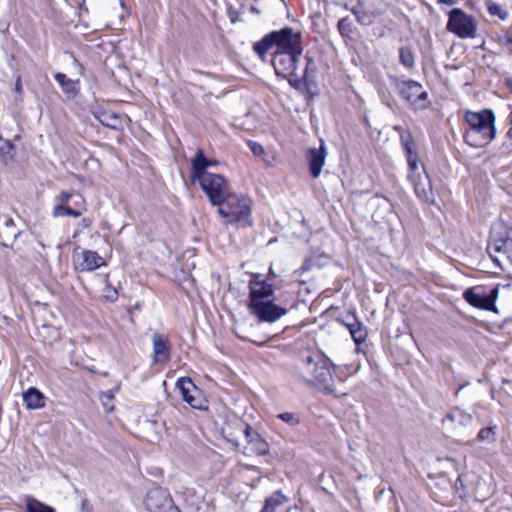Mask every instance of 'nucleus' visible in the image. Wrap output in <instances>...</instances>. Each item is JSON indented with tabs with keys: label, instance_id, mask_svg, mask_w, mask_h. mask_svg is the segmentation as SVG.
<instances>
[{
	"label": "nucleus",
	"instance_id": "obj_17",
	"mask_svg": "<svg viewBox=\"0 0 512 512\" xmlns=\"http://www.w3.org/2000/svg\"><path fill=\"white\" fill-rule=\"evenodd\" d=\"M244 433L249 448L253 453H255L258 456L268 454L269 445L256 430L252 429L250 425H246Z\"/></svg>",
	"mask_w": 512,
	"mask_h": 512
},
{
	"label": "nucleus",
	"instance_id": "obj_29",
	"mask_svg": "<svg viewBox=\"0 0 512 512\" xmlns=\"http://www.w3.org/2000/svg\"><path fill=\"white\" fill-rule=\"evenodd\" d=\"M448 418H450L453 421L457 420L461 424H468L472 419L470 414H466L462 410H459V409H457V410L453 411L451 414H449Z\"/></svg>",
	"mask_w": 512,
	"mask_h": 512
},
{
	"label": "nucleus",
	"instance_id": "obj_38",
	"mask_svg": "<svg viewBox=\"0 0 512 512\" xmlns=\"http://www.w3.org/2000/svg\"><path fill=\"white\" fill-rule=\"evenodd\" d=\"M253 11L259 13V10H257L256 8H253Z\"/></svg>",
	"mask_w": 512,
	"mask_h": 512
},
{
	"label": "nucleus",
	"instance_id": "obj_35",
	"mask_svg": "<svg viewBox=\"0 0 512 512\" xmlns=\"http://www.w3.org/2000/svg\"><path fill=\"white\" fill-rule=\"evenodd\" d=\"M456 0H439V3H444L447 5H453Z\"/></svg>",
	"mask_w": 512,
	"mask_h": 512
},
{
	"label": "nucleus",
	"instance_id": "obj_31",
	"mask_svg": "<svg viewBox=\"0 0 512 512\" xmlns=\"http://www.w3.org/2000/svg\"><path fill=\"white\" fill-rule=\"evenodd\" d=\"M117 296H118L117 290L114 287H112L111 285L107 284L106 288L104 290V297L107 300L115 301L117 299Z\"/></svg>",
	"mask_w": 512,
	"mask_h": 512
},
{
	"label": "nucleus",
	"instance_id": "obj_37",
	"mask_svg": "<svg viewBox=\"0 0 512 512\" xmlns=\"http://www.w3.org/2000/svg\"><path fill=\"white\" fill-rule=\"evenodd\" d=\"M253 11L259 13V10H257L256 8H253Z\"/></svg>",
	"mask_w": 512,
	"mask_h": 512
},
{
	"label": "nucleus",
	"instance_id": "obj_41",
	"mask_svg": "<svg viewBox=\"0 0 512 512\" xmlns=\"http://www.w3.org/2000/svg\"><path fill=\"white\" fill-rule=\"evenodd\" d=\"M460 390H462V387H459V389H457V394L460 392Z\"/></svg>",
	"mask_w": 512,
	"mask_h": 512
},
{
	"label": "nucleus",
	"instance_id": "obj_27",
	"mask_svg": "<svg viewBox=\"0 0 512 512\" xmlns=\"http://www.w3.org/2000/svg\"><path fill=\"white\" fill-rule=\"evenodd\" d=\"M114 396H115V391H113L112 389L102 392L100 394V401L103 406V409L106 412H112L114 410V405H113Z\"/></svg>",
	"mask_w": 512,
	"mask_h": 512
},
{
	"label": "nucleus",
	"instance_id": "obj_4",
	"mask_svg": "<svg viewBox=\"0 0 512 512\" xmlns=\"http://www.w3.org/2000/svg\"><path fill=\"white\" fill-rule=\"evenodd\" d=\"M495 115L492 110L465 113V142L475 148L488 145L496 136Z\"/></svg>",
	"mask_w": 512,
	"mask_h": 512
},
{
	"label": "nucleus",
	"instance_id": "obj_10",
	"mask_svg": "<svg viewBox=\"0 0 512 512\" xmlns=\"http://www.w3.org/2000/svg\"><path fill=\"white\" fill-rule=\"evenodd\" d=\"M398 91L403 99L417 108L425 107L427 93L423 86L414 80H401L397 82Z\"/></svg>",
	"mask_w": 512,
	"mask_h": 512
},
{
	"label": "nucleus",
	"instance_id": "obj_36",
	"mask_svg": "<svg viewBox=\"0 0 512 512\" xmlns=\"http://www.w3.org/2000/svg\"><path fill=\"white\" fill-rule=\"evenodd\" d=\"M16 89H17V90H19V89H20V82H19V80H18V81H17V83H16Z\"/></svg>",
	"mask_w": 512,
	"mask_h": 512
},
{
	"label": "nucleus",
	"instance_id": "obj_32",
	"mask_svg": "<svg viewBox=\"0 0 512 512\" xmlns=\"http://www.w3.org/2000/svg\"><path fill=\"white\" fill-rule=\"evenodd\" d=\"M248 146L255 156H261L264 154V148L257 142L249 141Z\"/></svg>",
	"mask_w": 512,
	"mask_h": 512
},
{
	"label": "nucleus",
	"instance_id": "obj_2",
	"mask_svg": "<svg viewBox=\"0 0 512 512\" xmlns=\"http://www.w3.org/2000/svg\"><path fill=\"white\" fill-rule=\"evenodd\" d=\"M216 165H218V161L207 158L201 149H198L193 159H191V180L199 183L210 203L214 206L231 191L228 181L222 175L207 170Z\"/></svg>",
	"mask_w": 512,
	"mask_h": 512
},
{
	"label": "nucleus",
	"instance_id": "obj_25",
	"mask_svg": "<svg viewBox=\"0 0 512 512\" xmlns=\"http://www.w3.org/2000/svg\"><path fill=\"white\" fill-rule=\"evenodd\" d=\"M81 214H82L81 211L70 208L64 204H59V203L53 208V212H52V215L54 217L71 216V217L77 218Z\"/></svg>",
	"mask_w": 512,
	"mask_h": 512
},
{
	"label": "nucleus",
	"instance_id": "obj_22",
	"mask_svg": "<svg viewBox=\"0 0 512 512\" xmlns=\"http://www.w3.org/2000/svg\"><path fill=\"white\" fill-rule=\"evenodd\" d=\"M25 506L27 512H56L53 507L46 505L31 496H27L25 498Z\"/></svg>",
	"mask_w": 512,
	"mask_h": 512
},
{
	"label": "nucleus",
	"instance_id": "obj_23",
	"mask_svg": "<svg viewBox=\"0 0 512 512\" xmlns=\"http://www.w3.org/2000/svg\"><path fill=\"white\" fill-rule=\"evenodd\" d=\"M55 80L59 83L63 91L67 94H76L77 92V86L78 81H74L72 79H69L65 74L63 73H57L55 75Z\"/></svg>",
	"mask_w": 512,
	"mask_h": 512
},
{
	"label": "nucleus",
	"instance_id": "obj_1",
	"mask_svg": "<svg viewBox=\"0 0 512 512\" xmlns=\"http://www.w3.org/2000/svg\"><path fill=\"white\" fill-rule=\"evenodd\" d=\"M285 45L275 49L272 64L277 76L288 79L289 83L300 88L306 83L309 71H314L315 64L312 58L305 56V67L298 72L302 56L301 34L291 29L289 37L284 40Z\"/></svg>",
	"mask_w": 512,
	"mask_h": 512
},
{
	"label": "nucleus",
	"instance_id": "obj_3",
	"mask_svg": "<svg viewBox=\"0 0 512 512\" xmlns=\"http://www.w3.org/2000/svg\"><path fill=\"white\" fill-rule=\"evenodd\" d=\"M249 309L260 322L274 323L287 314V309L274 303L271 284L254 275L249 281Z\"/></svg>",
	"mask_w": 512,
	"mask_h": 512
},
{
	"label": "nucleus",
	"instance_id": "obj_40",
	"mask_svg": "<svg viewBox=\"0 0 512 512\" xmlns=\"http://www.w3.org/2000/svg\"><path fill=\"white\" fill-rule=\"evenodd\" d=\"M460 390H462V387H459V389H457V394L460 392Z\"/></svg>",
	"mask_w": 512,
	"mask_h": 512
},
{
	"label": "nucleus",
	"instance_id": "obj_26",
	"mask_svg": "<svg viewBox=\"0 0 512 512\" xmlns=\"http://www.w3.org/2000/svg\"><path fill=\"white\" fill-rule=\"evenodd\" d=\"M399 59L400 63L405 66L406 68H413L415 61H414V55L410 48L408 47H402L399 50Z\"/></svg>",
	"mask_w": 512,
	"mask_h": 512
},
{
	"label": "nucleus",
	"instance_id": "obj_20",
	"mask_svg": "<svg viewBox=\"0 0 512 512\" xmlns=\"http://www.w3.org/2000/svg\"><path fill=\"white\" fill-rule=\"evenodd\" d=\"M23 400L29 409H39L45 404L43 394L33 387L23 393Z\"/></svg>",
	"mask_w": 512,
	"mask_h": 512
},
{
	"label": "nucleus",
	"instance_id": "obj_24",
	"mask_svg": "<svg viewBox=\"0 0 512 512\" xmlns=\"http://www.w3.org/2000/svg\"><path fill=\"white\" fill-rule=\"evenodd\" d=\"M486 8L489 14L493 17H498L500 20L504 21L508 18V12L503 8L500 4L493 2L491 0L486 2Z\"/></svg>",
	"mask_w": 512,
	"mask_h": 512
},
{
	"label": "nucleus",
	"instance_id": "obj_33",
	"mask_svg": "<svg viewBox=\"0 0 512 512\" xmlns=\"http://www.w3.org/2000/svg\"><path fill=\"white\" fill-rule=\"evenodd\" d=\"M73 197V195L69 192H61L58 196V201H59V204H64L66 205L68 203V201Z\"/></svg>",
	"mask_w": 512,
	"mask_h": 512
},
{
	"label": "nucleus",
	"instance_id": "obj_6",
	"mask_svg": "<svg viewBox=\"0 0 512 512\" xmlns=\"http://www.w3.org/2000/svg\"><path fill=\"white\" fill-rule=\"evenodd\" d=\"M251 204L250 198L230 191L216 206L225 224H238L245 227L252 223Z\"/></svg>",
	"mask_w": 512,
	"mask_h": 512
},
{
	"label": "nucleus",
	"instance_id": "obj_11",
	"mask_svg": "<svg viewBox=\"0 0 512 512\" xmlns=\"http://www.w3.org/2000/svg\"><path fill=\"white\" fill-rule=\"evenodd\" d=\"M73 263L77 271H93L105 265L104 259L95 251L76 248Z\"/></svg>",
	"mask_w": 512,
	"mask_h": 512
},
{
	"label": "nucleus",
	"instance_id": "obj_8",
	"mask_svg": "<svg viewBox=\"0 0 512 512\" xmlns=\"http://www.w3.org/2000/svg\"><path fill=\"white\" fill-rule=\"evenodd\" d=\"M447 30L460 38H473L476 34V21L473 16L459 8L448 13Z\"/></svg>",
	"mask_w": 512,
	"mask_h": 512
},
{
	"label": "nucleus",
	"instance_id": "obj_14",
	"mask_svg": "<svg viewBox=\"0 0 512 512\" xmlns=\"http://www.w3.org/2000/svg\"><path fill=\"white\" fill-rule=\"evenodd\" d=\"M292 28L285 27L278 31H273L266 36H264L260 41L256 42L253 45V50L262 58L266 53L275 47L279 48L281 45H285L284 40L288 36Z\"/></svg>",
	"mask_w": 512,
	"mask_h": 512
},
{
	"label": "nucleus",
	"instance_id": "obj_21",
	"mask_svg": "<svg viewBox=\"0 0 512 512\" xmlns=\"http://www.w3.org/2000/svg\"><path fill=\"white\" fill-rule=\"evenodd\" d=\"M286 501L287 498L280 491H277L266 499L265 505L260 512H278V508Z\"/></svg>",
	"mask_w": 512,
	"mask_h": 512
},
{
	"label": "nucleus",
	"instance_id": "obj_15",
	"mask_svg": "<svg viewBox=\"0 0 512 512\" xmlns=\"http://www.w3.org/2000/svg\"><path fill=\"white\" fill-rule=\"evenodd\" d=\"M152 345L154 363L168 362L171 350L168 337L160 333H154L152 335Z\"/></svg>",
	"mask_w": 512,
	"mask_h": 512
},
{
	"label": "nucleus",
	"instance_id": "obj_5",
	"mask_svg": "<svg viewBox=\"0 0 512 512\" xmlns=\"http://www.w3.org/2000/svg\"><path fill=\"white\" fill-rule=\"evenodd\" d=\"M333 367H335L334 363L324 356H307L303 358L297 376L308 384L332 392L334 390L331 372Z\"/></svg>",
	"mask_w": 512,
	"mask_h": 512
},
{
	"label": "nucleus",
	"instance_id": "obj_18",
	"mask_svg": "<svg viewBox=\"0 0 512 512\" xmlns=\"http://www.w3.org/2000/svg\"><path fill=\"white\" fill-rule=\"evenodd\" d=\"M345 327L348 329L353 341L356 345L365 342L367 338V330L363 323L354 315H348L346 320L343 321Z\"/></svg>",
	"mask_w": 512,
	"mask_h": 512
},
{
	"label": "nucleus",
	"instance_id": "obj_34",
	"mask_svg": "<svg viewBox=\"0 0 512 512\" xmlns=\"http://www.w3.org/2000/svg\"><path fill=\"white\" fill-rule=\"evenodd\" d=\"M13 148L14 146L10 141H5L2 150L5 154H9L13 150Z\"/></svg>",
	"mask_w": 512,
	"mask_h": 512
},
{
	"label": "nucleus",
	"instance_id": "obj_9",
	"mask_svg": "<svg viewBox=\"0 0 512 512\" xmlns=\"http://www.w3.org/2000/svg\"><path fill=\"white\" fill-rule=\"evenodd\" d=\"M487 251L493 262L502 269L512 266V239H495V237H491Z\"/></svg>",
	"mask_w": 512,
	"mask_h": 512
},
{
	"label": "nucleus",
	"instance_id": "obj_12",
	"mask_svg": "<svg viewBox=\"0 0 512 512\" xmlns=\"http://www.w3.org/2000/svg\"><path fill=\"white\" fill-rule=\"evenodd\" d=\"M498 293V287L492 288L489 294H479L475 291V288H467L463 293V297L473 307L496 312L495 302L498 298Z\"/></svg>",
	"mask_w": 512,
	"mask_h": 512
},
{
	"label": "nucleus",
	"instance_id": "obj_16",
	"mask_svg": "<svg viewBox=\"0 0 512 512\" xmlns=\"http://www.w3.org/2000/svg\"><path fill=\"white\" fill-rule=\"evenodd\" d=\"M327 157V150L325 143L321 140L319 148H311L308 151V163L310 167L311 175L314 178H318L322 172V168L325 165Z\"/></svg>",
	"mask_w": 512,
	"mask_h": 512
},
{
	"label": "nucleus",
	"instance_id": "obj_13",
	"mask_svg": "<svg viewBox=\"0 0 512 512\" xmlns=\"http://www.w3.org/2000/svg\"><path fill=\"white\" fill-rule=\"evenodd\" d=\"M183 400L194 409H206L207 401L200 389H198L189 378H180L177 381Z\"/></svg>",
	"mask_w": 512,
	"mask_h": 512
},
{
	"label": "nucleus",
	"instance_id": "obj_39",
	"mask_svg": "<svg viewBox=\"0 0 512 512\" xmlns=\"http://www.w3.org/2000/svg\"><path fill=\"white\" fill-rule=\"evenodd\" d=\"M253 11L259 13V10H257L256 8H253Z\"/></svg>",
	"mask_w": 512,
	"mask_h": 512
},
{
	"label": "nucleus",
	"instance_id": "obj_28",
	"mask_svg": "<svg viewBox=\"0 0 512 512\" xmlns=\"http://www.w3.org/2000/svg\"><path fill=\"white\" fill-rule=\"evenodd\" d=\"M277 417L292 427L300 424V417L295 413L284 412L279 414Z\"/></svg>",
	"mask_w": 512,
	"mask_h": 512
},
{
	"label": "nucleus",
	"instance_id": "obj_30",
	"mask_svg": "<svg viewBox=\"0 0 512 512\" xmlns=\"http://www.w3.org/2000/svg\"><path fill=\"white\" fill-rule=\"evenodd\" d=\"M494 431L492 428H483L478 433V438L481 441L490 440L493 441Z\"/></svg>",
	"mask_w": 512,
	"mask_h": 512
},
{
	"label": "nucleus",
	"instance_id": "obj_7",
	"mask_svg": "<svg viewBox=\"0 0 512 512\" xmlns=\"http://www.w3.org/2000/svg\"><path fill=\"white\" fill-rule=\"evenodd\" d=\"M406 158L409 167V180L411 181L416 195L427 203H434L435 198L428 175L423 168L419 167L418 155L412 150L410 143L404 144Z\"/></svg>",
	"mask_w": 512,
	"mask_h": 512
},
{
	"label": "nucleus",
	"instance_id": "obj_19",
	"mask_svg": "<svg viewBox=\"0 0 512 512\" xmlns=\"http://www.w3.org/2000/svg\"><path fill=\"white\" fill-rule=\"evenodd\" d=\"M167 502V493L159 487L151 489L145 498V506L151 512H157L161 510Z\"/></svg>",
	"mask_w": 512,
	"mask_h": 512
}]
</instances>
